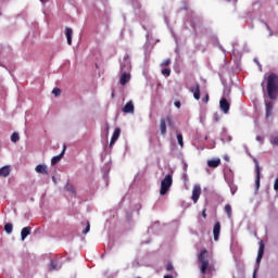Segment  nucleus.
<instances>
[{"label":"nucleus","instance_id":"412c9836","mask_svg":"<svg viewBox=\"0 0 278 278\" xmlns=\"http://www.w3.org/2000/svg\"><path fill=\"white\" fill-rule=\"evenodd\" d=\"M160 130H161L162 136H166V119L165 118H161Z\"/></svg>","mask_w":278,"mask_h":278},{"label":"nucleus","instance_id":"a211bd4d","mask_svg":"<svg viewBox=\"0 0 278 278\" xmlns=\"http://www.w3.org/2000/svg\"><path fill=\"white\" fill-rule=\"evenodd\" d=\"M255 173H256L255 185H256V188H260V175H261V172H260V163H257V161H255Z\"/></svg>","mask_w":278,"mask_h":278},{"label":"nucleus","instance_id":"aec40b11","mask_svg":"<svg viewBox=\"0 0 278 278\" xmlns=\"http://www.w3.org/2000/svg\"><path fill=\"white\" fill-rule=\"evenodd\" d=\"M273 102L266 103V118H270L273 116Z\"/></svg>","mask_w":278,"mask_h":278},{"label":"nucleus","instance_id":"ea45409f","mask_svg":"<svg viewBox=\"0 0 278 278\" xmlns=\"http://www.w3.org/2000/svg\"><path fill=\"white\" fill-rule=\"evenodd\" d=\"M256 140L262 141V137L257 136Z\"/></svg>","mask_w":278,"mask_h":278},{"label":"nucleus","instance_id":"0eeeda50","mask_svg":"<svg viewBox=\"0 0 278 278\" xmlns=\"http://www.w3.org/2000/svg\"><path fill=\"white\" fill-rule=\"evenodd\" d=\"M219 108H220L222 112H224V114H228L229 108H231V105L229 104V102L227 101L226 98H222L219 101Z\"/></svg>","mask_w":278,"mask_h":278},{"label":"nucleus","instance_id":"f8f14e48","mask_svg":"<svg viewBox=\"0 0 278 278\" xmlns=\"http://www.w3.org/2000/svg\"><path fill=\"white\" fill-rule=\"evenodd\" d=\"M213 236H214V240L218 241V238L220 236V222H216V224L214 225Z\"/></svg>","mask_w":278,"mask_h":278},{"label":"nucleus","instance_id":"6e6552de","mask_svg":"<svg viewBox=\"0 0 278 278\" xmlns=\"http://www.w3.org/2000/svg\"><path fill=\"white\" fill-rule=\"evenodd\" d=\"M118 138H121V128L119 127L114 129V132H113L111 141H110V147H114V144H116V140H118Z\"/></svg>","mask_w":278,"mask_h":278},{"label":"nucleus","instance_id":"7c9ffc66","mask_svg":"<svg viewBox=\"0 0 278 278\" xmlns=\"http://www.w3.org/2000/svg\"><path fill=\"white\" fill-rule=\"evenodd\" d=\"M162 75H165V77H170V68L162 70Z\"/></svg>","mask_w":278,"mask_h":278},{"label":"nucleus","instance_id":"c9c22d12","mask_svg":"<svg viewBox=\"0 0 278 278\" xmlns=\"http://www.w3.org/2000/svg\"><path fill=\"white\" fill-rule=\"evenodd\" d=\"M274 190H278V177L276 178L275 182H274Z\"/></svg>","mask_w":278,"mask_h":278},{"label":"nucleus","instance_id":"b1692460","mask_svg":"<svg viewBox=\"0 0 278 278\" xmlns=\"http://www.w3.org/2000/svg\"><path fill=\"white\" fill-rule=\"evenodd\" d=\"M165 123L168 124V127H175V122L173 121V117L170 115L166 116Z\"/></svg>","mask_w":278,"mask_h":278},{"label":"nucleus","instance_id":"393cba45","mask_svg":"<svg viewBox=\"0 0 278 278\" xmlns=\"http://www.w3.org/2000/svg\"><path fill=\"white\" fill-rule=\"evenodd\" d=\"M177 141L181 149H184V135L177 134Z\"/></svg>","mask_w":278,"mask_h":278},{"label":"nucleus","instance_id":"cd10ccee","mask_svg":"<svg viewBox=\"0 0 278 278\" xmlns=\"http://www.w3.org/2000/svg\"><path fill=\"white\" fill-rule=\"evenodd\" d=\"M18 140H21L18 132H13L11 136V142H18Z\"/></svg>","mask_w":278,"mask_h":278},{"label":"nucleus","instance_id":"4be33fe9","mask_svg":"<svg viewBox=\"0 0 278 278\" xmlns=\"http://www.w3.org/2000/svg\"><path fill=\"white\" fill-rule=\"evenodd\" d=\"M49 269L50 270H60V266L58 265V262L56 261H51Z\"/></svg>","mask_w":278,"mask_h":278},{"label":"nucleus","instance_id":"6ab92c4d","mask_svg":"<svg viewBox=\"0 0 278 278\" xmlns=\"http://www.w3.org/2000/svg\"><path fill=\"white\" fill-rule=\"evenodd\" d=\"M10 176V166L5 165L0 168V177H9Z\"/></svg>","mask_w":278,"mask_h":278},{"label":"nucleus","instance_id":"473e14b6","mask_svg":"<svg viewBox=\"0 0 278 278\" xmlns=\"http://www.w3.org/2000/svg\"><path fill=\"white\" fill-rule=\"evenodd\" d=\"M161 66H170V59H166L162 62Z\"/></svg>","mask_w":278,"mask_h":278},{"label":"nucleus","instance_id":"7ed1b4c3","mask_svg":"<svg viewBox=\"0 0 278 278\" xmlns=\"http://www.w3.org/2000/svg\"><path fill=\"white\" fill-rule=\"evenodd\" d=\"M170 186H173V175L167 174L165 178L161 181L160 194L164 197V194H166V192L170 190Z\"/></svg>","mask_w":278,"mask_h":278},{"label":"nucleus","instance_id":"a19ab883","mask_svg":"<svg viewBox=\"0 0 278 278\" xmlns=\"http://www.w3.org/2000/svg\"><path fill=\"white\" fill-rule=\"evenodd\" d=\"M164 278H173V276L166 275V276H164Z\"/></svg>","mask_w":278,"mask_h":278},{"label":"nucleus","instance_id":"f3484780","mask_svg":"<svg viewBox=\"0 0 278 278\" xmlns=\"http://www.w3.org/2000/svg\"><path fill=\"white\" fill-rule=\"evenodd\" d=\"M31 233V227L27 226L24 227L21 231V238L22 240H25V238H27V236H29Z\"/></svg>","mask_w":278,"mask_h":278},{"label":"nucleus","instance_id":"e433bc0d","mask_svg":"<svg viewBox=\"0 0 278 278\" xmlns=\"http://www.w3.org/2000/svg\"><path fill=\"white\" fill-rule=\"evenodd\" d=\"M207 208H204L203 211H202V216L204 217V218H207Z\"/></svg>","mask_w":278,"mask_h":278},{"label":"nucleus","instance_id":"2eb2a0df","mask_svg":"<svg viewBox=\"0 0 278 278\" xmlns=\"http://www.w3.org/2000/svg\"><path fill=\"white\" fill-rule=\"evenodd\" d=\"M65 36L67 38V45H73V28L66 27L65 28Z\"/></svg>","mask_w":278,"mask_h":278},{"label":"nucleus","instance_id":"ddd939ff","mask_svg":"<svg viewBox=\"0 0 278 278\" xmlns=\"http://www.w3.org/2000/svg\"><path fill=\"white\" fill-rule=\"evenodd\" d=\"M220 166V159H212L207 161L208 168H218Z\"/></svg>","mask_w":278,"mask_h":278},{"label":"nucleus","instance_id":"c756f323","mask_svg":"<svg viewBox=\"0 0 278 278\" xmlns=\"http://www.w3.org/2000/svg\"><path fill=\"white\" fill-rule=\"evenodd\" d=\"M270 144L278 147V136H274L270 138Z\"/></svg>","mask_w":278,"mask_h":278},{"label":"nucleus","instance_id":"423d86ee","mask_svg":"<svg viewBox=\"0 0 278 278\" xmlns=\"http://www.w3.org/2000/svg\"><path fill=\"white\" fill-rule=\"evenodd\" d=\"M190 92H192L195 101H199V99H201V85L195 84V86L190 88Z\"/></svg>","mask_w":278,"mask_h":278},{"label":"nucleus","instance_id":"58836bf2","mask_svg":"<svg viewBox=\"0 0 278 278\" xmlns=\"http://www.w3.org/2000/svg\"><path fill=\"white\" fill-rule=\"evenodd\" d=\"M257 274V269H254L253 278H255V275Z\"/></svg>","mask_w":278,"mask_h":278},{"label":"nucleus","instance_id":"72a5a7b5","mask_svg":"<svg viewBox=\"0 0 278 278\" xmlns=\"http://www.w3.org/2000/svg\"><path fill=\"white\" fill-rule=\"evenodd\" d=\"M203 103H210V94H205V97L202 98Z\"/></svg>","mask_w":278,"mask_h":278},{"label":"nucleus","instance_id":"a878e982","mask_svg":"<svg viewBox=\"0 0 278 278\" xmlns=\"http://www.w3.org/2000/svg\"><path fill=\"white\" fill-rule=\"evenodd\" d=\"M65 190H67V192H72V194H75V187H73V185H71L70 182H67L65 185Z\"/></svg>","mask_w":278,"mask_h":278},{"label":"nucleus","instance_id":"f257e3e1","mask_svg":"<svg viewBox=\"0 0 278 278\" xmlns=\"http://www.w3.org/2000/svg\"><path fill=\"white\" fill-rule=\"evenodd\" d=\"M267 94L271 101L278 97V77L277 74H270L267 78Z\"/></svg>","mask_w":278,"mask_h":278},{"label":"nucleus","instance_id":"dca6fc26","mask_svg":"<svg viewBox=\"0 0 278 278\" xmlns=\"http://www.w3.org/2000/svg\"><path fill=\"white\" fill-rule=\"evenodd\" d=\"M35 170L40 175H49V172L47 170V165L39 164L36 166Z\"/></svg>","mask_w":278,"mask_h":278},{"label":"nucleus","instance_id":"4468645a","mask_svg":"<svg viewBox=\"0 0 278 278\" xmlns=\"http://www.w3.org/2000/svg\"><path fill=\"white\" fill-rule=\"evenodd\" d=\"M65 151H66V146L63 147V151L61 152V154L53 156L51 159L52 166H55V164H58L60 162V160H62V156L64 155Z\"/></svg>","mask_w":278,"mask_h":278},{"label":"nucleus","instance_id":"5701e85b","mask_svg":"<svg viewBox=\"0 0 278 278\" xmlns=\"http://www.w3.org/2000/svg\"><path fill=\"white\" fill-rule=\"evenodd\" d=\"M225 212L227 214V217L231 218V216H232L231 204H226L225 205Z\"/></svg>","mask_w":278,"mask_h":278},{"label":"nucleus","instance_id":"1a4fd4ad","mask_svg":"<svg viewBox=\"0 0 278 278\" xmlns=\"http://www.w3.org/2000/svg\"><path fill=\"white\" fill-rule=\"evenodd\" d=\"M122 76L119 79L121 86H126L127 83L131 79V74L129 72H122Z\"/></svg>","mask_w":278,"mask_h":278},{"label":"nucleus","instance_id":"f03ea898","mask_svg":"<svg viewBox=\"0 0 278 278\" xmlns=\"http://www.w3.org/2000/svg\"><path fill=\"white\" fill-rule=\"evenodd\" d=\"M207 250H202L198 256V262L200 264V270L203 275V278H205L204 276L207 275V270L210 268V261L207 260Z\"/></svg>","mask_w":278,"mask_h":278},{"label":"nucleus","instance_id":"c85d7f7f","mask_svg":"<svg viewBox=\"0 0 278 278\" xmlns=\"http://www.w3.org/2000/svg\"><path fill=\"white\" fill-rule=\"evenodd\" d=\"M52 94H54V97H60L62 94V89L60 88H54L52 90Z\"/></svg>","mask_w":278,"mask_h":278},{"label":"nucleus","instance_id":"9d476101","mask_svg":"<svg viewBox=\"0 0 278 278\" xmlns=\"http://www.w3.org/2000/svg\"><path fill=\"white\" fill-rule=\"evenodd\" d=\"M264 249H265L264 241H261L257 257H256V264H260V262H262V258L264 257Z\"/></svg>","mask_w":278,"mask_h":278},{"label":"nucleus","instance_id":"9b49d317","mask_svg":"<svg viewBox=\"0 0 278 278\" xmlns=\"http://www.w3.org/2000/svg\"><path fill=\"white\" fill-rule=\"evenodd\" d=\"M122 112H124V114H134V102H127L123 108Z\"/></svg>","mask_w":278,"mask_h":278},{"label":"nucleus","instance_id":"20e7f679","mask_svg":"<svg viewBox=\"0 0 278 278\" xmlns=\"http://www.w3.org/2000/svg\"><path fill=\"white\" fill-rule=\"evenodd\" d=\"M131 71V62L129 61V54H125L123 62L121 63V72L129 73Z\"/></svg>","mask_w":278,"mask_h":278},{"label":"nucleus","instance_id":"39448f33","mask_svg":"<svg viewBox=\"0 0 278 278\" xmlns=\"http://www.w3.org/2000/svg\"><path fill=\"white\" fill-rule=\"evenodd\" d=\"M200 197H201V186L195 185V186L193 187V190H192V198H191L192 201H193V203H198Z\"/></svg>","mask_w":278,"mask_h":278},{"label":"nucleus","instance_id":"bb28decb","mask_svg":"<svg viewBox=\"0 0 278 278\" xmlns=\"http://www.w3.org/2000/svg\"><path fill=\"white\" fill-rule=\"evenodd\" d=\"M12 229H14V226L12 224L8 223L4 225V231L7 233H12Z\"/></svg>","mask_w":278,"mask_h":278},{"label":"nucleus","instance_id":"2f4dec72","mask_svg":"<svg viewBox=\"0 0 278 278\" xmlns=\"http://www.w3.org/2000/svg\"><path fill=\"white\" fill-rule=\"evenodd\" d=\"M90 231V222H87L86 228L83 230V233L86 235Z\"/></svg>","mask_w":278,"mask_h":278},{"label":"nucleus","instance_id":"4c0bfd02","mask_svg":"<svg viewBox=\"0 0 278 278\" xmlns=\"http://www.w3.org/2000/svg\"><path fill=\"white\" fill-rule=\"evenodd\" d=\"M174 105H175V108H178V110H179V108H181V102L176 101V102L174 103Z\"/></svg>","mask_w":278,"mask_h":278},{"label":"nucleus","instance_id":"f704fd0d","mask_svg":"<svg viewBox=\"0 0 278 278\" xmlns=\"http://www.w3.org/2000/svg\"><path fill=\"white\" fill-rule=\"evenodd\" d=\"M175 267L173 266V263H168L167 265H166V270L167 271H170V270H173Z\"/></svg>","mask_w":278,"mask_h":278}]
</instances>
